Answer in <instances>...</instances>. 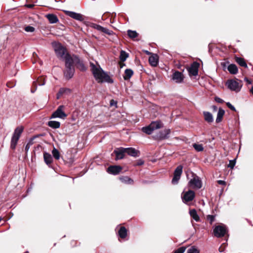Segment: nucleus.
<instances>
[{
	"instance_id": "f257e3e1",
	"label": "nucleus",
	"mask_w": 253,
	"mask_h": 253,
	"mask_svg": "<svg viewBox=\"0 0 253 253\" xmlns=\"http://www.w3.org/2000/svg\"><path fill=\"white\" fill-rule=\"evenodd\" d=\"M91 70L93 76L98 83L106 82L113 83L114 81L108 74L104 72L99 65L96 66L93 63H90Z\"/></svg>"
},
{
	"instance_id": "f03ea898",
	"label": "nucleus",
	"mask_w": 253,
	"mask_h": 253,
	"mask_svg": "<svg viewBox=\"0 0 253 253\" xmlns=\"http://www.w3.org/2000/svg\"><path fill=\"white\" fill-rule=\"evenodd\" d=\"M52 46L57 56L59 58L65 61L68 56H72L67 52L66 49L61 43L54 42L52 43Z\"/></svg>"
},
{
	"instance_id": "7ed1b4c3",
	"label": "nucleus",
	"mask_w": 253,
	"mask_h": 253,
	"mask_svg": "<svg viewBox=\"0 0 253 253\" xmlns=\"http://www.w3.org/2000/svg\"><path fill=\"white\" fill-rule=\"evenodd\" d=\"M72 62L71 57L67 56L65 61V69L64 74L67 79L72 78L75 73V69Z\"/></svg>"
},
{
	"instance_id": "20e7f679",
	"label": "nucleus",
	"mask_w": 253,
	"mask_h": 253,
	"mask_svg": "<svg viewBox=\"0 0 253 253\" xmlns=\"http://www.w3.org/2000/svg\"><path fill=\"white\" fill-rule=\"evenodd\" d=\"M163 127V124L160 121L152 122L149 125L142 128L143 132L151 134L155 129H159Z\"/></svg>"
},
{
	"instance_id": "39448f33",
	"label": "nucleus",
	"mask_w": 253,
	"mask_h": 253,
	"mask_svg": "<svg viewBox=\"0 0 253 253\" xmlns=\"http://www.w3.org/2000/svg\"><path fill=\"white\" fill-rule=\"evenodd\" d=\"M24 128L22 126H18L15 128L11 140L10 147L15 149L17 142L23 131Z\"/></svg>"
},
{
	"instance_id": "423d86ee",
	"label": "nucleus",
	"mask_w": 253,
	"mask_h": 253,
	"mask_svg": "<svg viewBox=\"0 0 253 253\" xmlns=\"http://www.w3.org/2000/svg\"><path fill=\"white\" fill-rule=\"evenodd\" d=\"M72 62L75 64L77 68L82 71H85L86 68L83 61L77 55H73L71 56Z\"/></svg>"
},
{
	"instance_id": "0eeeda50",
	"label": "nucleus",
	"mask_w": 253,
	"mask_h": 253,
	"mask_svg": "<svg viewBox=\"0 0 253 253\" xmlns=\"http://www.w3.org/2000/svg\"><path fill=\"white\" fill-rule=\"evenodd\" d=\"M64 108V106L63 105L58 106L56 110L52 113L50 119L57 118L63 119H65L67 117V115L63 111Z\"/></svg>"
},
{
	"instance_id": "6e6552de",
	"label": "nucleus",
	"mask_w": 253,
	"mask_h": 253,
	"mask_svg": "<svg viewBox=\"0 0 253 253\" xmlns=\"http://www.w3.org/2000/svg\"><path fill=\"white\" fill-rule=\"evenodd\" d=\"M227 87L231 90L238 92L240 90L242 84L236 81L231 80L226 83Z\"/></svg>"
},
{
	"instance_id": "1a4fd4ad",
	"label": "nucleus",
	"mask_w": 253,
	"mask_h": 253,
	"mask_svg": "<svg viewBox=\"0 0 253 253\" xmlns=\"http://www.w3.org/2000/svg\"><path fill=\"white\" fill-rule=\"evenodd\" d=\"M226 233V229L224 225H217L213 229L214 235L217 238L224 236Z\"/></svg>"
},
{
	"instance_id": "9d476101",
	"label": "nucleus",
	"mask_w": 253,
	"mask_h": 253,
	"mask_svg": "<svg viewBox=\"0 0 253 253\" xmlns=\"http://www.w3.org/2000/svg\"><path fill=\"white\" fill-rule=\"evenodd\" d=\"M183 167L181 165L178 166L175 169L173 173V177L171 182L173 184H176L180 178L182 172Z\"/></svg>"
},
{
	"instance_id": "9b49d317",
	"label": "nucleus",
	"mask_w": 253,
	"mask_h": 253,
	"mask_svg": "<svg viewBox=\"0 0 253 253\" xmlns=\"http://www.w3.org/2000/svg\"><path fill=\"white\" fill-rule=\"evenodd\" d=\"M195 192L191 190L183 193L182 196L183 203L187 204L189 202H191L195 198Z\"/></svg>"
},
{
	"instance_id": "f8f14e48",
	"label": "nucleus",
	"mask_w": 253,
	"mask_h": 253,
	"mask_svg": "<svg viewBox=\"0 0 253 253\" xmlns=\"http://www.w3.org/2000/svg\"><path fill=\"white\" fill-rule=\"evenodd\" d=\"M170 130L169 129H166L160 131L159 133L155 135L153 137L155 139L161 140L169 138Z\"/></svg>"
},
{
	"instance_id": "ddd939ff",
	"label": "nucleus",
	"mask_w": 253,
	"mask_h": 253,
	"mask_svg": "<svg viewBox=\"0 0 253 253\" xmlns=\"http://www.w3.org/2000/svg\"><path fill=\"white\" fill-rule=\"evenodd\" d=\"M189 185L192 188L200 189L202 187V184L199 178L196 176L189 181Z\"/></svg>"
},
{
	"instance_id": "4468645a",
	"label": "nucleus",
	"mask_w": 253,
	"mask_h": 253,
	"mask_svg": "<svg viewBox=\"0 0 253 253\" xmlns=\"http://www.w3.org/2000/svg\"><path fill=\"white\" fill-rule=\"evenodd\" d=\"M65 13L66 15L77 20L83 21L84 20L83 15L80 13L68 10H65Z\"/></svg>"
},
{
	"instance_id": "2eb2a0df",
	"label": "nucleus",
	"mask_w": 253,
	"mask_h": 253,
	"mask_svg": "<svg viewBox=\"0 0 253 253\" xmlns=\"http://www.w3.org/2000/svg\"><path fill=\"white\" fill-rule=\"evenodd\" d=\"M125 149L123 147H120L115 149L114 153L116 155V160L122 159L124 157V154L126 153Z\"/></svg>"
},
{
	"instance_id": "dca6fc26",
	"label": "nucleus",
	"mask_w": 253,
	"mask_h": 253,
	"mask_svg": "<svg viewBox=\"0 0 253 253\" xmlns=\"http://www.w3.org/2000/svg\"><path fill=\"white\" fill-rule=\"evenodd\" d=\"M122 168L120 166H111L108 167L107 171L109 173L116 175L118 174L122 170Z\"/></svg>"
},
{
	"instance_id": "f3484780",
	"label": "nucleus",
	"mask_w": 253,
	"mask_h": 253,
	"mask_svg": "<svg viewBox=\"0 0 253 253\" xmlns=\"http://www.w3.org/2000/svg\"><path fill=\"white\" fill-rule=\"evenodd\" d=\"M172 79L176 83H181L183 80V75L179 71H175L172 75Z\"/></svg>"
},
{
	"instance_id": "a211bd4d",
	"label": "nucleus",
	"mask_w": 253,
	"mask_h": 253,
	"mask_svg": "<svg viewBox=\"0 0 253 253\" xmlns=\"http://www.w3.org/2000/svg\"><path fill=\"white\" fill-rule=\"evenodd\" d=\"M44 84H45L44 79H43L42 78H39L36 81L33 82V86H34V88L31 89V92L32 93L35 92V91L37 89L38 84L39 85L41 86V85H43Z\"/></svg>"
},
{
	"instance_id": "6ab92c4d",
	"label": "nucleus",
	"mask_w": 253,
	"mask_h": 253,
	"mask_svg": "<svg viewBox=\"0 0 253 253\" xmlns=\"http://www.w3.org/2000/svg\"><path fill=\"white\" fill-rule=\"evenodd\" d=\"M190 75L195 76L198 75V64L197 63H193L188 69Z\"/></svg>"
},
{
	"instance_id": "aec40b11",
	"label": "nucleus",
	"mask_w": 253,
	"mask_h": 253,
	"mask_svg": "<svg viewBox=\"0 0 253 253\" xmlns=\"http://www.w3.org/2000/svg\"><path fill=\"white\" fill-rule=\"evenodd\" d=\"M126 153L128 155L132 157H138L139 151L133 148H125Z\"/></svg>"
},
{
	"instance_id": "412c9836",
	"label": "nucleus",
	"mask_w": 253,
	"mask_h": 253,
	"mask_svg": "<svg viewBox=\"0 0 253 253\" xmlns=\"http://www.w3.org/2000/svg\"><path fill=\"white\" fill-rule=\"evenodd\" d=\"M149 62L150 65L155 67L158 63V57L156 54H153L149 58Z\"/></svg>"
},
{
	"instance_id": "4be33fe9",
	"label": "nucleus",
	"mask_w": 253,
	"mask_h": 253,
	"mask_svg": "<svg viewBox=\"0 0 253 253\" xmlns=\"http://www.w3.org/2000/svg\"><path fill=\"white\" fill-rule=\"evenodd\" d=\"M205 120L209 123H211L213 121V118L212 115L209 112L204 111L203 112Z\"/></svg>"
},
{
	"instance_id": "5701e85b",
	"label": "nucleus",
	"mask_w": 253,
	"mask_h": 253,
	"mask_svg": "<svg viewBox=\"0 0 253 253\" xmlns=\"http://www.w3.org/2000/svg\"><path fill=\"white\" fill-rule=\"evenodd\" d=\"M49 23L51 24L56 23L58 21V18L56 15L53 14H48L46 15Z\"/></svg>"
},
{
	"instance_id": "b1692460",
	"label": "nucleus",
	"mask_w": 253,
	"mask_h": 253,
	"mask_svg": "<svg viewBox=\"0 0 253 253\" xmlns=\"http://www.w3.org/2000/svg\"><path fill=\"white\" fill-rule=\"evenodd\" d=\"M224 110L222 108H220L217 112V117L216 119V122L217 123H219L222 121L223 116H224Z\"/></svg>"
},
{
	"instance_id": "393cba45",
	"label": "nucleus",
	"mask_w": 253,
	"mask_h": 253,
	"mask_svg": "<svg viewBox=\"0 0 253 253\" xmlns=\"http://www.w3.org/2000/svg\"><path fill=\"white\" fill-rule=\"evenodd\" d=\"M43 158L45 163L47 165L50 164L52 162V158L51 155L47 152H44L43 153Z\"/></svg>"
},
{
	"instance_id": "a878e982",
	"label": "nucleus",
	"mask_w": 253,
	"mask_h": 253,
	"mask_svg": "<svg viewBox=\"0 0 253 253\" xmlns=\"http://www.w3.org/2000/svg\"><path fill=\"white\" fill-rule=\"evenodd\" d=\"M189 214L190 216L194 219L196 221L199 222L200 220L199 216L198 215L197 211L195 209L191 210L189 211Z\"/></svg>"
},
{
	"instance_id": "bb28decb",
	"label": "nucleus",
	"mask_w": 253,
	"mask_h": 253,
	"mask_svg": "<svg viewBox=\"0 0 253 253\" xmlns=\"http://www.w3.org/2000/svg\"><path fill=\"white\" fill-rule=\"evenodd\" d=\"M227 69L230 73L232 74H236L238 71L237 66L233 64L229 65Z\"/></svg>"
},
{
	"instance_id": "cd10ccee",
	"label": "nucleus",
	"mask_w": 253,
	"mask_h": 253,
	"mask_svg": "<svg viewBox=\"0 0 253 253\" xmlns=\"http://www.w3.org/2000/svg\"><path fill=\"white\" fill-rule=\"evenodd\" d=\"M133 74V71L130 69H126L125 71L124 79L125 80H128Z\"/></svg>"
},
{
	"instance_id": "c85d7f7f",
	"label": "nucleus",
	"mask_w": 253,
	"mask_h": 253,
	"mask_svg": "<svg viewBox=\"0 0 253 253\" xmlns=\"http://www.w3.org/2000/svg\"><path fill=\"white\" fill-rule=\"evenodd\" d=\"M119 235L121 238H125L127 235V230L125 227H121L118 232Z\"/></svg>"
},
{
	"instance_id": "c756f323",
	"label": "nucleus",
	"mask_w": 253,
	"mask_h": 253,
	"mask_svg": "<svg viewBox=\"0 0 253 253\" xmlns=\"http://www.w3.org/2000/svg\"><path fill=\"white\" fill-rule=\"evenodd\" d=\"M48 126L52 128H58L60 126V123L57 121H50L48 122Z\"/></svg>"
},
{
	"instance_id": "7c9ffc66",
	"label": "nucleus",
	"mask_w": 253,
	"mask_h": 253,
	"mask_svg": "<svg viewBox=\"0 0 253 253\" xmlns=\"http://www.w3.org/2000/svg\"><path fill=\"white\" fill-rule=\"evenodd\" d=\"M236 62L239 64L241 66L244 67L245 68H247L248 66L247 63H246L245 60L241 57H236Z\"/></svg>"
},
{
	"instance_id": "2f4dec72",
	"label": "nucleus",
	"mask_w": 253,
	"mask_h": 253,
	"mask_svg": "<svg viewBox=\"0 0 253 253\" xmlns=\"http://www.w3.org/2000/svg\"><path fill=\"white\" fill-rule=\"evenodd\" d=\"M121 181L125 183L132 184L133 180L127 176H123L120 178Z\"/></svg>"
},
{
	"instance_id": "473e14b6",
	"label": "nucleus",
	"mask_w": 253,
	"mask_h": 253,
	"mask_svg": "<svg viewBox=\"0 0 253 253\" xmlns=\"http://www.w3.org/2000/svg\"><path fill=\"white\" fill-rule=\"evenodd\" d=\"M52 154L55 159H56V160L59 159L60 156L59 152L55 147L53 148V149L52 151Z\"/></svg>"
},
{
	"instance_id": "72a5a7b5",
	"label": "nucleus",
	"mask_w": 253,
	"mask_h": 253,
	"mask_svg": "<svg viewBox=\"0 0 253 253\" xmlns=\"http://www.w3.org/2000/svg\"><path fill=\"white\" fill-rule=\"evenodd\" d=\"M127 35L128 37L131 39H134L138 36V34L135 31L128 30L127 31Z\"/></svg>"
},
{
	"instance_id": "f704fd0d",
	"label": "nucleus",
	"mask_w": 253,
	"mask_h": 253,
	"mask_svg": "<svg viewBox=\"0 0 253 253\" xmlns=\"http://www.w3.org/2000/svg\"><path fill=\"white\" fill-rule=\"evenodd\" d=\"M90 26V27L94 28L97 30V31L101 32L102 31V30L103 29V27L95 23H91Z\"/></svg>"
},
{
	"instance_id": "c9c22d12",
	"label": "nucleus",
	"mask_w": 253,
	"mask_h": 253,
	"mask_svg": "<svg viewBox=\"0 0 253 253\" xmlns=\"http://www.w3.org/2000/svg\"><path fill=\"white\" fill-rule=\"evenodd\" d=\"M193 146L197 152H201L204 150L202 144L194 143L193 144Z\"/></svg>"
},
{
	"instance_id": "e433bc0d",
	"label": "nucleus",
	"mask_w": 253,
	"mask_h": 253,
	"mask_svg": "<svg viewBox=\"0 0 253 253\" xmlns=\"http://www.w3.org/2000/svg\"><path fill=\"white\" fill-rule=\"evenodd\" d=\"M128 57L127 54L124 51H122L120 54V60L124 62L126 60L127 57Z\"/></svg>"
},
{
	"instance_id": "4c0bfd02",
	"label": "nucleus",
	"mask_w": 253,
	"mask_h": 253,
	"mask_svg": "<svg viewBox=\"0 0 253 253\" xmlns=\"http://www.w3.org/2000/svg\"><path fill=\"white\" fill-rule=\"evenodd\" d=\"M33 140H34V138H31L29 141L28 143L26 144L25 148V151L26 153H27L28 152L30 147L33 145Z\"/></svg>"
},
{
	"instance_id": "58836bf2",
	"label": "nucleus",
	"mask_w": 253,
	"mask_h": 253,
	"mask_svg": "<svg viewBox=\"0 0 253 253\" xmlns=\"http://www.w3.org/2000/svg\"><path fill=\"white\" fill-rule=\"evenodd\" d=\"M60 94L69 93L71 90L68 88H61L59 90Z\"/></svg>"
},
{
	"instance_id": "ea45409f",
	"label": "nucleus",
	"mask_w": 253,
	"mask_h": 253,
	"mask_svg": "<svg viewBox=\"0 0 253 253\" xmlns=\"http://www.w3.org/2000/svg\"><path fill=\"white\" fill-rule=\"evenodd\" d=\"M187 253H199V251L195 247H192L187 251Z\"/></svg>"
},
{
	"instance_id": "a19ab883",
	"label": "nucleus",
	"mask_w": 253,
	"mask_h": 253,
	"mask_svg": "<svg viewBox=\"0 0 253 253\" xmlns=\"http://www.w3.org/2000/svg\"><path fill=\"white\" fill-rule=\"evenodd\" d=\"M102 33H105L108 35H112L114 34V32L112 30H110L107 28L103 27V29L102 31Z\"/></svg>"
},
{
	"instance_id": "79ce46f5",
	"label": "nucleus",
	"mask_w": 253,
	"mask_h": 253,
	"mask_svg": "<svg viewBox=\"0 0 253 253\" xmlns=\"http://www.w3.org/2000/svg\"><path fill=\"white\" fill-rule=\"evenodd\" d=\"M25 31L27 32H33L35 31V28L31 26H26L25 28Z\"/></svg>"
},
{
	"instance_id": "37998d69",
	"label": "nucleus",
	"mask_w": 253,
	"mask_h": 253,
	"mask_svg": "<svg viewBox=\"0 0 253 253\" xmlns=\"http://www.w3.org/2000/svg\"><path fill=\"white\" fill-rule=\"evenodd\" d=\"M207 219L210 221L211 224L215 220V216L213 215H208L207 216Z\"/></svg>"
},
{
	"instance_id": "c03bdc74",
	"label": "nucleus",
	"mask_w": 253,
	"mask_h": 253,
	"mask_svg": "<svg viewBox=\"0 0 253 253\" xmlns=\"http://www.w3.org/2000/svg\"><path fill=\"white\" fill-rule=\"evenodd\" d=\"M186 250L185 247H181L175 250L173 253H184Z\"/></svg>"
},
{
	"instance_id": "a18cd8bd",
	"label": "nucleus",
	"mask_w": 253,
	"mask_h": 253,
	"mask_svg": "<svg viewBox=\"0 0 253 253\" xmlns=\"http://www.w3.org/2000/svg\"><path fill=\"white\" fill-rule=\"evenodd\" d=\"M236 164L235 160H230L229 161V164L228 165V167L233 169L234 167L235 166Z\"/></svg>"
},
{
	"instance_id": "49530a36",
	"label": "nucleus",
	"mask_w": 253,
	"mask_h": 253,
	"mask_svg": "<svg viewBox=\"0 0 253 253\" xmlns=\"http://www.w3.org/2000/svg\"><path fill=\"white\" fill-rule=\"evenodd\" d=\"M226 105L227 107L230 108L231 110L233 111H236L235 108L230 103V102H227Z\"/></svg>"
},
{
	"instance_id": "de8ad7c7",
	"label": "nucleus",
	"mask_w": 253,
	"mask_h": 253,
	"mask_svg": "<svg viewBox=\"0 0 253 253\" xmlns=\"http://www.w3.org/2000/svg\"><path fill=\"white\" fill-rule=\"evenodd\" d=\"M214 100L216 102L219 103H222L224 102V101L221 98L218 97H215Z\"/></svg>"
},
{
	"instance_id": "09e8293b",
	"label": "nucleus",
	"mask_w": 253,
	"mask_h": 253,
	"mask_svg": "<svg viewBox=\"0 0 253 253\" xmlns=\"http://www.w3.org/2000/svg\"><path fill=\"white\" fill-rule=\"evenodd\" d=\"M217 183L220 185H225L226 182L225 181L221 180H219L217 181Z\"/></svg>"
},
{
	"instance_id": "8fccbe9b",
	"label": "nucleus",
	"mask_w": 253,
	"mask_h": 253,
	"mask_svg": "<svg viewBox=\"0 0 253 253\" xmlns=\"http://www.w3.org/2000/svg\"><path fill=\"white\" fill-rule=\"evenodd\" d=\"M116 105H117V102H115L114 100H111L110 101V105H111V106H114V105H115V106H116Z\"/></svg>"
},
{
	"instance_id": "3c124183",
	"label": "nucleus",
	"mask_w": 253,
	"mask_h": 253,
	"mask_svg": "<svg viewBox=\"0 0 253 253\" xmlns=\"http://www.w3.org/2000/svg\"><path fill=\"white\" fill-rule=\"evenodd\" d=\"M245 80L246 81V82H247V84H252L251 81L249 80L248 79L246 78L245 79Z\"/></svg>"
},
{
	"instance_id": "603ef678",
	"label": "nucleus",
	"mask_w": 253,
	"mask_h": 253,
	"mask_svg": "<svg viewBox=\"0 0 253 253\" xmlns=\"http://www.w3.org/2000/svg\"><path fill=\"white\" fill-rule=\"evenodd\" d=\"M63 95V94L60 93V91H58V92L57 93V98L59 99L60 98V97Z\"/></svg>"
},
{
	"instance_id": "864d4df0",
	"label": "nucleus",
	"mask_w": 253,
	"mask_h": 253,
	"mask_svg": "<svg viewBox=\"0 0 253 253\" xmlns=\"http://www.w3.org/2000/svg\"><path fill=\"white\" fill-rule=\"evenodd\" d=\"M27 6L29 8H32L33 6V5L32 4H28L27 5Z\"/></svg>"
},
{
	"instance_id": "5fc2aeb1",
	"label": "nucleus",
	"mask_w": 253,
	"mask_h": 253,
	"mask_svg": "<svg viewBox=\"0 0 253 253\" xmlns=\"http://www.w3.org/2000/svg\"><path fill=\"white\" fill-rule=\"evenodd\" d=\"M251 92L253 94V86L252 87V88L250 89Z\"/></svg>"
},
{
	"instance_id": "6e6d98bb",
	"label": "nucleus",
	"mask_w": 253,
	"mask_h": 253,
	"mask_svg": "<svg viewBox=\"0 0 253 253\" xmlns=\"http://www.w3.org/2000/svg\"><path fill=\"white\" fill-rule=\"evenodd\" d=\"M143 164V162H140V163H138V165H142Z\"/></svg>"
},
{
	"instance_id": "4d7b16f0",
	"label": "nucleus",
	"mask_w": 253,
	"mask_h": 253,
	"mask_svg": "<svg viewBox=\"0 0 253 253\" xmlns=\"http://www.w3.org/2000/svg\"><path fill=\"white\" fill-rule=\"evenodd\" d=\"M213 108L214 110H216L217 109L216 107L215 106H213Z\"/></svg>"
},
{
	"instance_id": "13d9d810",
	"label": "nucleus",
	"mask_w": 253,
	"mask_h": 253,
	"mask_svg": "<svg viewBox=\"0 0 253 253\" xmlns=\"http://www.w3.org/2000/svg\"><path fill=\"white\" fill-rule=\"evenodd\" d=\"M2 218L1 217H0V222L2 220Z\"/></svg>"
}]
</instances>
